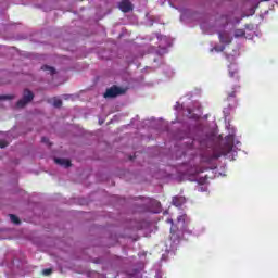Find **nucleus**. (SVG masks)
<instances>
[{
	"mask_svg": "<svg viewBox=\"0 0 278 278\" xmlns=\"http://www.w3.org/2000/svg\"><path fill=\"white\" fill-rule=\"evenodd\" d=\"M34 92L29 89H24L23 97L16 103V108H25L34 101Z\"/></svg>",
	"mask_w": 278,
	"mask_h": 278,
	"instance_id": "1",
	"label": "nucleus"
},
{
	"mask_svg": "<svg viewBox=\"0 0 278 278\" xmlns=\"http://www.w3.org/2000/svg\"><path fill=\"white\" fill-rule=\"evenodd\" d=\"M125 92H127V90H125L124 88L113 85L112 87L106 89L104 93V99H114L116 97H121V94H125Z\"/></svg>",
	"mask_w": 278,
	"mask_h": 278,
	"instance_id": "2",
	"label": "nucleus"
},
{
	"mask_svg": "<svg viewBox=\"0 0 278 278\" xmlns=\"http://www.w3.org/2000/svg\"><path fill=\"white\" fill-rule=\"evenodd\" d=\"M169 223L172 224L169 240L174 243L181 242V231L173 224V219H169Z\"/></svg>",
	"mask_w": 278,
	"mask_h": 278,
	"instance_id": "3",
	"label": "nucleus"
},
{
	"mask_svg": "<svg viewBox=\"0 0 278 278\" xmlns=\"http://www.w3.org/2000/svg\"><path fill=\"white\" fill-rule=\"evenodd\" d=\"M228 75L233 81H240V72L238 71V65L230 64L228 66Z\"/></svg>",
	"mask_w": 278,
	"mask_h": 278,
	"instance_id": "4",
	"label": "nucleus"
},
{
	"mask_svg": "<svg viewBox=\"0 0 278 278\" xmlns=\"http://www.w3.org/2000/svg\"><path fill=\"white\" fill-rule=\"evenodd\" d=\"M118 8L124 13L131 12V10H134V5L129 0H122L118 4Z\"/></svg>",
	"mask_w": 278,
	"mask_h": 278,
	"instance_id": "5",
	"label": "nucleus"
},
{
	"mask_svg": "<svg viewBox=\"0 0 278 278\" xmlns=\"http://www.w3.org/2000/svg\"><path fill=\"white\" fill-rule=\"evenodd\" d=\"M172 203L175 207H181L186 203V197L176 195L172 199Z\"/></svg>",
	"mask_w": 278,
	"mask_h": 278,
	"instance_id": "6",
	"label": "nucleus"
},
{
	"mask_svg": "<svg viewBox=\"0 0 278 278\" xmlns=\"http://www.w3.org/2000/svg\"><path fill=\"white\" fill-rule=\"evenodd\" d=\"M231 38L229 36V34L227 33H219V42H222V45H231Z\"/></svg>",
	"mask_w": 278,
	"mask_h": 278,
	"instance_id": "7",
	"label": "nucleus"
},
{
	"mask_svg": "<svg viewBox=\"0 0 278 278\" xmlns=\"http://www.w3.org/2000/svg\"><path fill=\"white\" fill-rule=\"evenodd\" d=\"M55 164H59V166H64V168H71L73 164L71 163V160L66 159H54Z\"/></svg>",
	"mask_w": 278,
	"mask_h": 278,
	"instance_id": "8",
	"label": "nucleus"
},
{
	"mask_svg": "<svg viewBox=\"0 0 278 278\" xmlns=\"http://www.w3.org/2000/svg\"><path fill=\"white\" fill-rule=\"evenodd\" d=\"M238 88H240V86L235 85V87L232 88V91L228 92L227 101H231L232 99H236V92H238Z\"/></svg>",
	"mask_w": 278,
	"mask_h": 278,
	"instance_id": "9",
	"label": "nucleus"
},
{
	"mask_svg": "<svg viewBox=\"0 0 278 278\" xmlns=\"http://www.w3.org/2000/svg\"><path fill=\"white\" fill-rule=\"evenodd\" d=\"M41 71H46L47 73H49V75H55V73H56L54 67H51L49 65L41 66Z\"/></svg>",
	"mask_w": 278,
	"mask_h": 278,
	"instance_id": "10",
	"label": "nucleus"
},
{
	"mask_svg": "<svg viewBox=\"0 0 278 278\" xmlns=\"http://www.w3.org/2000/svg\"><path fill=\"white\" fill-rule=\"evenodd\" d=\"M9 216L11 218V223H13L14 225H21V219L18 218V216L14 214H10Z\"/></svg>",
	"mask_w": 278,
	"mask_h": 278,
	"instance_id": "11",
	"label": "nucleus"
},
{
	"mask_svg": "<svg viewBox=\"0 0 278 278\" xmlns=\"http://www.w3.org/2000/svg\"><path fill=\"white\" fill-rule=\"evenodd\" d=\"M245 31H244V29H237L236 31H235V38H243V36H245Z\"/></svg>",
	"mask_w": 278,
	"mask_h": 278,
	"instance_id": "12",
	"label": "nucleus"
},
{
	"mask_svg": "<svg viewBox=\"0 0 278 278\" xmlns=\"http://www.w3.org/2000/svg\"><path fill=\"white\" fill-rule=\"evenodd\" d=\"M12 99H14V96H10V94L0 96L1 101H12Z\"/></svg>",
	"mask_w": 278,
	"mask_h": 278,
	"instance_id": "13",
	"label": "nucleus"
},
{
	"mask_svg": "<svg viewBox=\"0 0 278 278\" xmlns=\"http://www.w3.org/2000/svg\"><path fill=\"white\" fill-rule=\"evenodd\" d=\"M53 105H54V108H62V101L60 99L55 98Z\"/></svg>",
	"mask_w": 278,
	"mask_h": 278,
	"instance_id": "14",
	"label": "nucleus"
},
{
	"mask_svg": "<svg viewBox=\"0 0 278 278\" xmlns=\"http://www.w3.org/2000/svg\"><path fill=\"white\" fill-rule=\"evenodd\" d=\"M51 273H53V269H51V268H46L42 270V275H45V277H49V275H51Z\"/></svg>",
	"mask_w": 278,
	"mask_h": 278,
	"instance_id": "15",
	"label": "nucleus"
},
{
	"mask_svg": "<svg viewBox=\"0 0 278 278\" xmlns=\"http://www.w3.org/2000/svg\"><path fill=\"white\" fill-rule=\"evenodd\" d=\"M41 142H43V144H48V147H51V142H49V138H47V137H42L41 138Z\"/></svg>",
	"mask_w": 278,
	"mask_h": 278,
	"instance_id": "16",
	"label": "nucleus"
},
{
	"mask_svg": "<svg viewBox=\"0 0 278 278\" xmlns=\"http://www.w3.org/2000/svg\"><path fill=\"white\" fill-rule=\"evenodd\" d=\"M178 223H186V215H179L177 217Z\"/></svg>",
	"mask_w": 278,
	"mask_h": 278,
	"instance_id": "17",
	"label": "nucleus"
},
{
	"mask_svg": "<svg viewBox=\"0 0 278 278\" xmlns=\"http://www.w3.org/2000/svg\"><path fill=\"white\" fill-rule=\"evenodd\" d=\"M8 147V142L0 140V149H5Z\"/></svg>",
	"mask_w": 278,
	"mask_h": 278,
	"instance_id": "18",
	"label": "nucleus"
},
{
	"mask_svg": "<svg viewBox=\"0 0 278 278\" xmlns=\"http://www.w3.org/2000/svg\"><path fill=\"white\" fill-rule=\"evenodd\" d=\"M214 49L218 52H223L225 51V46H222V47H214Z\"/></svg>",
	"mask_w": 278,
	"mask_h": 278,
	"instance_id": "19",
	"label": "nucleus"
},
{
	"mask_svg": "<svg viewBox=\"0 0 278 278\" xmlns=\"http://www.w3.org/2000/svg\"><path fill=\"white\" fill-rule=\"evenodd\" d=\"M186 231L187 233H192L191 230H186V229H184L182 233H186Z\"/></svg>",
	"mask_w": 278,
	"mask_h": 278,
	"instance_id": "20",
	"label": "nucleus"
},
{
	"mask_svg": "<svg viewBox=\"0 0 278 278\" xmlns=\"http://www.w3.org/2000/svg\"><path fill=\"white\" fill-rule=\"evenodd\" d=\"M64 99H68V96H64Z\"/></svg>",
	"mask_w": 278,
	"mask_h": 278,
	"instance_id": "21",
	"label": "nucleus"
}]
</instances>
